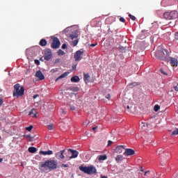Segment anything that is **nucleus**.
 <instances>
[{
  "label": "nucleus",
  "instance_id": "obj_1",
  "mask_svg": "<svg viewBox=\"0 0 178 178\" xmlns=\"http://www.w3.org/2000/svg\"><path fill=\"white\" fill-rule=\"evenodd\" d=\"M40 168H44L46 170H55L58 168V161L54 159L47 160L44 163H40Z\"/></svg>",
  "mask_w": 178,
  "mask_h": 178
},
{
  "label": "nucleus",
  "instance_id": "obj_2",
  "mask_svg": "<svg viewBox=\"0 0 178 178\" xmlns=\"http://www.w3.org/2000/svg\"><path fill=\"white\" fill-rule=\"evenodd\" d=\"M13 94V97H17V98L23 97L24 95V87L20 86L19 83L15 84L14 86V90Z\"/></svg>",
  "mask_w": 178,
  "mask_h": 178
},
{
  "label": "nucleus",
  "instance_id": "obj_3",
  "mask_svg": "<svg viewBox=\"0 0 178 178\" xmlns=\"http://www.w3.org/2000/svg\"><path fill=\"white\" fill-rule=\"evenodd\" d=\"M79 170L87 175H95V173H97V168H95L94 165H90L89 167L81 165L79 166Z\"/></svg>",
  "mask_w": 178,
  "mask_h": 178
},
{
  "label": "nucleus",
  "instance_id": "obj_4",
  "mask_svg": "<svg viewBox=\"0 0 178 178\" xmlns=\"http://www.w3.org/2000/svg\"><path fill=\"white\" fill-rule=\"evenodd\" d=\"M163 17L165 19V20H173L175 19H177L178 13L176 10L165 12L163 14Z\"/></svg>",
  "mask_w": 178,
  "mask_h": 178
},
{
  "label": "nucleus",
  "instance_id": "obj_5",
  "mask_svg": "<svg viewBox=\"0 0 178 178\" xmlns=\"http://www.w3.org/2000/svg\"><path fill=\"white\" fill-rule=\"evenodd\" d=\"M51 47L53 49H58V48L60 47V41H59V39H58V38H54Z\"/></svg>",
  "mask_w": 178,
  "mask_h": 178
},
{
  "label": "nucleus",
  "instance_id": "obj_6",
  "mask_svg": "<svg viewBox=\"0 0 178 178\" xmlns=\"http://www.w3.org/2000/svg\"><path fill=\"white\" fill-rule=\"evenodd\" d=\"M68 152H71L72 156H67V159L68 161H70V159H73L74 158H77L79 156V152L72 149H68Z\"/></svg>",
  "mask_w": 178,
  "mask_h": 178
},
{
  "label": "nucleus",
  "instance_id": "obj_7",
  "mask_svg": "<svg viewBox=\"0 0 178 178\" xmlns=\"http://www.w3.org/2000/svg\"><path fill=\"white\" fill-rule=\"evenodd\" d=\"M51 58H52V51L49 49H46L44 51V60L48 61Z\"/></svg>",
  "mask_w": 178,
  "mask_h": 178
},
{
  "label": "nucleus",
  "instance_id": "obj_8",
  "mask_svg": "<svg viewBox=\"0 0 178 178\" xmlns=\"http://www.w3.org/2000/svg\"><path fill=\"white\" fill-rule=\"evenodd\" d=\"M83 54H84V51H81V50L76 51L74 54L75 60L76 61L81 60V59H83Z\"/></svg>",
  "mask_w": 178,
  "mask_h": 178
},
{
  "label": "nucleus",
  "instance_id": "obj_9",
  "mask_svg": "<svg viewBox=\"0 0 178 178\" xmlns=\"http://www.w3.org/2000/svg\"><path fill=\"white\" fill-rule=\"evenodd\" d=\"M136 154V151L131 148L125 149V152H124V155L126 156H131V155H134Z\"/></svg>",
  "mask_w": 178,
  "mask_h": 178
},
{
  "label": "nucleus",
  "instance_id": "obj_10",
  "mask_svg": "<svg viewBox=\"0 0 178 178\" xmlns=\"http://www.w3.org/2000/svg\"><path fill=\"white\" fill-rule=\"evenodd\" d=\"M65 151H66V149L61 150L56 153V158H57V159H65V156L63 155V154H65Z\"/></svg>",
  "mask_w": 178,
  "mask_h": 178
},
{
  "label": "nucleus",
  "instance_id": "obj_11",
  "mask_svg": "<svg viewBox=\"0 0 178 178\" xmlns=\"http://www.w3.org/2000/svg\"><path fill=\"white\" fill-rule=\"evenodd\" d=\"M35 77L39 79V80H44V79H45V76H44V74H42V72H41V70L36 72Z\"/></svg>",
  "mask_w": 178,
  "mask_h": 178
},
{
  "label": "nucleus",
  "instance_id": "obj_12",
  "mask_svg": "<svg viewBox=\"0 0 178 178\" xmlns=\"http://www.w3.org/2000/svg\"><path fill=\"white\" fill-rule=\"evenodd\" d=\"M123 149H125L124 146L119 145L117 146L116 148L115 149V152H116V154H122V152H123Z\"/></svg>",
  "mask_w": 178,
  "mask_h": 178
},
{
  "label": "nucleus",
  "instance_id": "obj_13",
  "mask_svg": "<svg viewBox=\"0 0 178 178\" xmlns=\"http://www.w3.org/2000/svg\"><path fill=\"white\" fill-rule=\"evenodd\" d=\"M39 154L40 155H52L54 154V152H52L51 150H49V151H40Z\"/></svg>",
  "mask_w": 178,
  "mask_h": 178
},
{
  "label": "nucleus",
  "instance_id": "obj_14",
  "mask_svg": "<svg viewBox=\"0 0 178 178\" xmlns=\"http://www.w3.org/2000/svg\"><path fill=\"white\" fill-rule=\"evenodd\" d=\"M124 159V157H123V155H118L115 157V161L118 163H120V162H122V161H123Z\"/></svg>",
  "mask_w": 178,
  "mask_h": 178
},
{
  "label": "nucleus",
  "instance_id": "obj_15",
  "mask_svg": "<svg viewBox=\"0 0 178 178\" xmlns=\"http://www.w3.org/2000/svg\"><path fill=\"white\" fill-rule=\"evenodd\" d=\"M91 24H92V26H94V27H97L98 26V24H99V20L98 19H93L91 21Z\"/></svg>",
  "mask_w": 178,
  "mask_h": 178
},
{
  "label": "nucleus",
  "instance_id": "obj_16",
  "mask_svg": "<svg viewBox=\"0 0 178 178\" xmlns=\"http://www.w3.org/2000/svg\"><path fill=\"white\" fill-rule=\"evenodd\" d=\"M170 63L171 66H173V67L177 66V63H178L177 58H171Z\"/></svg>",
  "mask_w": 178,
  "mask_h": 178
},
{
  "label": "nucleus",
  "instance_id": "obj_17",
  "mask_svg": "<svg viewBox=\"0 0 178 178\" xmlns=\"http://www.w3.org/2000/svg\"><path fill=\"white\" fill-rule=\"evenodd\" d=\"M72 83H79L80 81V78L77 76H74L71 78Z\"/></svg>",
  "mask_w": 178,
  "mask_h": 178
},
{
  "label": "nucleus",
  "instance_id": "obj_18",
  "mask_svg": "<svg viewBox=\"0 0 178 178\" xmlns=\"http://www.w3.org/2000/svg\"><path fill=\"white\" fill-rule=\"evenodd\" d=\"M69 72H65L63 74L60 75L56 79V81H58V80H60V79H65V77H67L68 76Z\"/></svg>",
  "mask_w": 178,
  "mask_h": 178
},
{
  "label": "nucleus",
  "instance_id": "obj_19",
  "mask_svg": "<svg viewBox=\"0 0 178 178\" xmlns=\"http://www.w3.org/2000/svg\"><path fill=\"white\" fill-rule=\"evenodd\" d=\"M69 72H65L63 74L60 75L56 79V81H58V80H60V79H65V77H67L68 76Z\"/></svg>",
  "mask_w": 178,
  "mask_h": 178
},
{
  "label": "nucleus",
  "instance_id": "obj_20",
  "mask_svg": "<svg viewBox=\"0 0 178 178\" xmlns=\"http://www.w3.org/2000/svg\"><path fill=\"white\" fill-rule=\"evenodd\" d=\"M47 44V40L42 39L40 41L39 45H40V47H45Z\"/></svg>",
  "mask_w": 178,
  "mask_h": 178
},
{
  "label": "nucleus",
  "instance_id": "obj_21",
  "mask_svg": "<svg viewBox=\"0 0 178 178\" xmlns=\"http://www.w3.org/2000/svg\"><path fill=\"white\" fill-rule=\"evenodd\" d=\"M90 79V74H83V81H85V83H88V79Z\"/></svg>",
  "mask_w": 178,
  "mask_h": 178
},
{
  "label": "nucleus",
  "instance_id": "obj_22",
  "mask_svg": "<svg viewBox=\"0 0 178 178\" xmlns=\"http://www.w3.org/2000/svg\"><path fill=\"white\" fill-rule=\"evenodd\" d=\"M28 151L31 152V154H35V152H37V149L35 147H30Z\"/></svg>",
  "mask_w": 178,
  "mask_h": 178
},
{
  "label": "nucleus",
  "instance_id": "obj_23",
  "mask_svg": "<svg viewBox=\"0 0 178 178\" xmlns=\"http://www.w3.org/2000/svg\"><path fill=\"white\" fill-rule=\"evenodd\" d=\"M108 159V156L106 154L100 155L98 156L99 161H106Z\"/></svg>",
  "mask_w": 178,
  "mask_h": 178
},
{
  "label": "nucleus",
  "instance_id": "obj_24",
  "mask_svg": "<svg viewBox=\"0 0 178 178\" xmlns=\"http://www.w3.org/2000/svg\"><path fill=\"white\" fill-rule=\"evenodd\" d=\"M71 40H74V38H79V35L77 33L75 34H72L70 35Z\"/></svg>",
  "mask_w": 178,
  "mask_h": 178
},
{
  "label": "nucleus",
  "instance_id": "obj_25",
  "mask_svg": "<svg viewBox=\"0 0 178 178\" xmlns=\"http://www.w3.org/2000/svg\"><path fill=\"white\" fill-rule=\"evenodd\" d=\"M58 55L59 56H63V55H65V51H63V50H62V49H59L58 51Z\"/></svg>",
  "mask_w": 178,
  "mask_h": 178
},
{
  "label": "nucleus",
  "instance_id": "obj_26",
  "mask_svg": "<svg viewBox=\"0 0 178 178\" xmlns=\"http://www.w3.org/2000/svg\"><path fill=\"white\" fill-rule=\"evenodd\" d=\"M79 44V40H75L72 42V47H76Z\"/></svg>",
  "mask_w": 178,
  "mask_h": 178
},
{
  "label": "nucleus",
  "instance_id": "obj_27",
  "mask_svg": "<svg viewBox=\"0 0 178 178\" xmlns=\"http://www.w3.org/2000/svg\"><path fill=\"white\" fill-rule=\"evenodd\" d=\"M159 109H161V106H159V105L157 104L154 106V112H158Z\"/></svg>",
  "mask_w": 178,
  "mask_h": 178
},
{
  "label": "nucleus",
  "instance_id": "obj_28",
  "mask_svg": "<svg viewBox=\"0 0 178 178\" xmlns=\"http://www.w3.org/2000/svg\"><path fill=\"white\" fill-rule=\"evenodd\" d=\"M79 87L77 86H74L72 88H71V91H74L75 92H77V91H79Z\"/></svg>",
  "mask_w": 178,
  "mask_h": 178
},
{
  "label": "nucleus",
  "instance_id": "obj_29",
  "mask_svg": "<svg viewBox=\"0 0 178 178\" xmlns=\"http://www.w3.org/2000/svg\"><path fill=\"white\" fill-rule=\"evenodd\" d=\"M177 134H178V129H176L175 130H174L171 134L172 136H177Z\"/></svg>",
  "mask_w": 178,
  "mask_h": 178
},
{
  "label": "nucleus",
  "instance_id": "obj_30",
  "mask_svg": "<svg viewBox=\"0 0 178 178\" xmlns=\"http://www.w3.org/2000/svg\"><path fill=\"white\" fill-rule=\"evenodd\" d=\"M129 86H134V87H136L137 86H140V83L137 82H133L131 83H129Z\"/></svg>",
  "mask_w": 178,
  "mask_h": 178
},
{
  "label": "nucleus",
  "instance_id": "obj_31",
  "mask_svg": "<svg viewBox=\"0 0 178 178\" xmlns=\"http://www.w3.org/2000/svg\"><path fill=\"white\" fill-rule=\"evenodd\" d=\"M34 127H33V125H31L28 127H26V130H27L28 131H31V130H33Z\"/></svg>",
  "mask_w": 178,
  "mask_h": 178
},
{
  "label": "nucleus",
  "instance_id": "obj_32",
  "mask_svg": "<svg viewBox=\"0 0 178 178\" xmlns=\"http://www.w3.org/2000/svg\"><path fill=\"white\" fill-rule=\"evenodd\" d=\"M47 128L49 129V130H54V124L47 125Z\"/></svg>",
  "mask_w": 178,
  "mask_h": 178
},
{
  "label": "nucleus",
  "instance_id": "obj_33",
  "mask_svg": "<svg viewBox=\"0 0 178 178\" xmlns=\"http://www.w3.org/2000/svg\"><path fill=\"white\" fill-rule=\"evenodd\" d=\"M145 124H146V126L148 127V124H145V123H144V122H141L140 124V127H141L142 129H143V127H145Z\"/></svg>",
  "mask_w": 178,
  "mask_h": 178
},
{
  "label": "nucleus",
  "instance_id": "obj_34",
  "mask_svg": "<svg viewBox=\"0 0 178 178\" xmlns=\"http://www.w3.org/2000/svg\"><path fill=\"white\" fill-rule=\"evenodd\" d=\"M129 17H130V19H131V20H136V17L134 15H131V14L129 15Z\"/></svg>",
  "mask_w": 178,
  "mask_h": 178
},
{
  "label": "nucleus",
  "instance_id": "obj_35",
  "mask_svg": "<svg viewBox=\"0 0 178 178\" xmlns=\"http://www.w3.org/2000/svg\"><path fill=\"white\" fill-rule=\"evenodd\" d=\"M160 72L161 73H162V74H164L165 76H168V73H166V72H165L163 69H161Z\"/></svg>",
  "mask_w": 178,
  "mask_h": 178
},
{
  "label": "nucleus",
  "instance_id": "obj_36",
  "mask_svg": "<svg viewBox=\"0 0 178 178\" xmlns=\"http://www.w3.org/2000/svg\"><path fill=\"white\" fill-rule=\"evenodd\" d=\"M26 137H27V138H30V141H33V139L34 138V137H31V135L30 134L26 135Z\"/></svg>",
  "mask_w": 178,
  "mask_h": 178
},
{
  "label": "nucleus",
  "instance_id": "obj_37",
  "mask_svg": "<svg viewBox=\"0 0 178 178\" xmlns=\"http://www.w3.org/2000/svg\"><path fill=\"white\" fill-rule=\"evenodd\" d=\"M120 22H121L122 23H125L126 22V19L123 17H120Z\"/></svg>",
  "mask_w": 178,
  "mask_h": 178
},
{
  "label": "nucleus",
  "instance_id": "obj_38",
  "mask_svg": "<svg viewBox=\"0 0 178 178\" xmlns=\"http://www.w3.org/2000/svg\"><path fill=\"white\" fill-rule=\"evenodd\" d=\"M34 111H35V108H32L31 111L29 112V115H33L34 114Z\"/></svg>",
  "mask_w": 178,
  "mask_h": 178
},
{
  "label": "nucleus",
  "instance_id": "obj_39",
  "mask_svg": "<svg viewBox=\"0 0 178 178\" xmlns=\"http://www.w3.org/2000/svg\"><path fill=\"white\" fill-rule=\"evenodd\" d=\"M62 49H66V48H67V45H66V44H63L61 47Z\"/></svg>",
  "mask_w": 178,
  "mask_h": 178
},
{
  "label": "nucleus",
  "instance_id": "obj_40",
  "mask_svg": "<svg viewBox=\"0 0 178 178\" xmlns=\"http://www.w3.org/2000/svg\"><path fill=\"white\" fill-rule=\"evenodd\" d=\"M61 168H69V164H62Z\"/></svg>",
  "mask_w": 178,
  "mask_h": 178
},
{
  "label": "nucleus",
  "instance_id": "obj_41",
  "mask_svg": "<svg viewBox=\"0 0 178 178\" xmlns=\"http://www.w3.org/2000/svg\"><path fill=\"white\" fill-rule=\"evenodd\" d=\"M70 110L71 111H76V107H74V106H70Z\"/></svg>",
  "mask_w": 178,
  "mask_h": 178
},
{
  "label": "nucleus",
  "instance_id": "obj_42",
  "mask_svg": "<svg viewBox=\"0 0 178 178\" xmlns=\"http://www.w3.org/2000/svg\"><path fill=\"white\" fill-rule=\"evenodd\" d=\"M97 45H98V43H96V44L92 43V44H90V47H97Z\"/></svg>",
  "mask_w": 178,
  "mask_h": 178
},
{
  "label": "nucleus",
  "instance_id": "obj_43",
  "mask_svg": "<svg viewBox=\"0 0 178 178\" xmlns=\"http://www.w3.org/2000/svg\"><path fill=\"white\" fill-rule=\"evenodd\" d=\"M106 99H111V94H108L106 96Z\"/></svg>",
  "mask_w": 178,
  "mask_h": 178
},
{
  "label": "nucleus",
  "instance_id": "obj_44",
  "mask_svg": "<svg viewBox=\"0 0 178 178\" xmlns=\"http://www.w3.org/2000/svg\"><path fill=\"white\" fill-rule=\"evenodd\" d=\"M174 90L178 92V83L177 84V86H174Z\"/></svg>",
  "mask_w": 178,
  "mask_h": 178
},
{
  "label": "nucleus",
  "instance_id": "obj_45",
  "mask_svg": "<svg viewBox=\"0 0 178 178\" xmlns=\"http://www.w3.org/2000/svg\"><path fill=\"white\" fill-rule=\"evenodd\" d=\"M35 65H40V60H35Z\"/></svg>",
  "mask_w": 178,
  "mask_h": 178
},
{
  "label": "nucleus",
  "instance_id": "obj_46",
  "mask_svg": "<svg viewBox=\"0 0 178 178\" xmlns=\"http://www.w3.org/2000/svg\"><path fill=\"white\" fill-rule=\"evenodd\" d=\"M2 104H3V99H0V106H1Z\"/></svg>",
  "mask_w": 178,
  "mask_h": 178
},
{
  "label": "nucleus",
  "instance_id": "obj_47",
  "mask_svg": "<svg viewBox=\"0 0 178 178\" xmlns=\"http://www.w3.org/2000/svg\"><path fill=\"white\" fill-rule=\"evenodd\" d=\"M112 143H113V142H112V140H108V145H112Z\"/></svg>",
  "mask_w": 178,
  "mask_h": 178
},
{
  "label": "nucleus",
  "instance_id": "obj_48",
  "mask_svg": "<svg viewBox=\"0 0 178 178\" xmlns=\"http://www.w3.org/2000/svg\"><path fill=\"white\" fill-rule=\"evenodd\" d=\"M175 39L178 40V32L175 33Z\"/></svg>",
  "mask_w": 178,
  "mask_h": 178
},
{
  "label": "nucleus",
  "instance_id": "obj_49",
  "mask_svg": "<svg viewBox=\"0 0 178 178\" xmlns=\"http://www.w3.org/2000/svg\"><path fill=\"white\" fill-rule=\"evenodd\" d=\"M40 60H41V62H44V60H45L44 59V56L41 57V58H40Z\"/></svg>",
  "mask_w": 178,
  "mask_h": 178
},
{
  "label": "nucleus",
  "instance_id": "obj_50",
  "mask_svg": "<svg viewBox=\"0 0 178 178\" xmlns=\"http://www.w3.org/2000/svg\"><path fill=\"white\" fill-rule=\"evenodd\" d=\"M127 112H130V106H127Z\"/></svg>",
  "mask_w": 178,
  "mask_h": 178
},
{
  "label": "nucleus",
  "instance_id": "obj_51",
  "mask_svg": "<svg viewBox=\"0 0 178 178\" xmlns=\"http://www.w3.org/2000/svg\"><path fill=\"white\" fill-rule=\"evenodd\" d=\"M83 124H84L85 126H88V122H83Z\"/></svg>",
  "mask_w": 178,
  "mask_h": 178
},
{
  "label": "nucleus",
  "instance_id": "obj_52",
  "mask_svg": "<svg viewBox=\"0 0 178 178\" xmlns=\"http://www.w3.org/2000/svg\"><path fill=\"white\" fill-rule=\"evenodd\" d=\"M140 172H144V169L143 168V166H140Z\"/></svg>",
  "mask_w": 178,
  "mask_h": 178
},
{
  "label": "nucleus",
  "instance_id": "obj_53",
  "mask_svg": "<svg viewBox=\"0 0 178 178\" xmlns=\"http://www.w3.org/2000/svg\"><path fill=\"white\" fill-rule=\"evenodd\" d=\"M37 97H38V95H33V99H35V98H37Z\"/></svg>",
  "mask_w": 178,
  "mask_h": 178
},
{
  "label": "nucleus",
  "instance_id": "obj_54",
  "mask_svg": "<svg viewBox=\"0 0 178 178\" xmlns=\"http://www.w3.org/2000/svg\"><path fill=\"white\" fill-rule=\"evenodd\" d=\"M3 161V159L0 158V163H2Z\"/></svg>",
  "mask_w": 178,
  "mask_h": 178
},
{
  "label": "nucleus",
  "instance_id": "obj_55",
  "mask_svg": "<svg viewBox=\"0 0 178 178\" xmlns=\"http://www.w3.org/2000/svg\"><path fill=\"white\" fill-rule=\"evenodd\" d=\"M101 178H108V177L105 176V175H102Z\"/></svg>",
  "mask_w": 178,
  "mask_h": 178
},
{
  "label": "nucleus",
  "instance_id": "obj_56",
  "mask_svg": "<svg viewBox=\"0 0 178 178\" xmlns=\"http://www.w3.org/2000/svg\"><path fill=\"white\" fill-rule=\"evenodd\" d=\"M38 113H35V114H34V115H33V118H37V114H38Z\"/></svg>",
  "mask_w": 178,
  "mask_h": 178
},
{
  "label": "nucleus",
  "instance_id": "obj_57",
  "mask_svg": "<svg viewBox=\"0 0 178 178\" xmlns=\"http://www.w3.org/2000/svg\"><path fill=\"white\" fill-rule=\"evenodd\" d=\"M62 113H65V111H63V108H60Z\"/></svg>",
  "mask_w": 178,
  "mask_h": 178
},
{
  "label": "nucleus",
  "instance_id": "obj_58",
  "mask_svg": "<svg viewBox=\"0 0 178 178\" xmlns=\"http://www.w3.org/2000/svg\"><path fill=\"white\" fill-rule=\"evenodd\" d=\"M97 127H95L92 128V130H97Z\"/></svg>",
  "mask_w": 178,
  "mask_h": 178
},
{
  "label": "nucleus",
  "instance_id": "obj_59",
  "mask_svg": "<svg viewBox=\"0 0 178 178\" xmlns=\"http://www.w3.org/2000/svg\"><path fill=\"white\" fill-rule=\"evenodd\" d=\"M160 55H162L163 54V51H159Z\"/></svg>",
  "mask_w": 178,
  "mask_h": 178
},
{
  "label": "nucleus",
  "instance_id": "obj_60",
  "mask_svg": "<svg viewBox=\"0 0 178 178\" xmlns=\"http://www.w3.org/2000/svg\"><path fill=\"white\" fill-rule=\"evenodd\" d=\"M170 92H173V89H171V90H170Z\"/></svg>",
  "mask_w": 178,
  "mask_h": 178
},
{
  "label": "nucleus",
  "instance_id": "obj_61",
  "mask_svg": "<svg viewBox=\"0 0 178 178\" xmlns=\"http://www.w3.org/2000/svg\"><path fill=\"white\" fill-rule=\"evenodd\" d=\"M142 33H145V30L142 31Z\"/></svg>",
  "mask_w": 178,
  "mask_h": 178
},
{
  "label": "nucleus",
  "instance_id": "obj_62",
  "mask_svg": "<svg viewBox=\"0 0 178 178\" xmlns=\"http://www.w3.org/2000/svg\"><path fill=\"white\" fill-rule=\"evenodd\" d=\"M56 62H59V59L56 60Z\"/></svg>",
  "mask_w": 178,
  "mask_h": 178
},
{
  "label": "nucleus",
  "instance_id": "obj_63",
  "mask_svg": "<svg viewBox=\"0 0 178 178\" xmlns=\"http://www.w3.org/2000/svg\"><path fill=\"white\" fill-rule=\"evenodd\" d=\"M159 59H161V57H157Z\"/></svg>",
  "mask_w": 178,
  "mask_h": 178
},
{
  "label": "nucleus",
  "instance_id": "obj_64",
  "mask_svg": "<svg viewBox=\"0 0 178 178\" xmlns=\"http://www.w3.org/2000/svg\"><path fill=\"white\" fill-rule=\"evenodd\" d=\"M1 137L0 136V140H1Z\"/></svg>",
  "mask_w": 178,
  "mask_h": 178
}]
</instances>
